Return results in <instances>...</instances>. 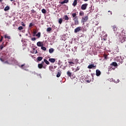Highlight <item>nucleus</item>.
Listing matches in <instances>:
<instances>
[{
    "label": "nucleus",
    "instance_id": "obj_46",
    "mask_svg": "<svg viewBox=\"0 0 126 126\" xmlns=\"http://www.w3.org/2000/svg\"><path fill=\"white\" fill-rule=\"evenodd\" d=\"M2 45L3 47H5V46H4V42H3V43H2V45Z\"/></svg>",
    "mask_w": 126,
    "mask_h": 126
},
{
    "label": "nucleus",
    "instance_id": "obj_12",
    "mask_svg": "<svg viewBox=\"0 0 126 126\" xmlns=\"http://www.w3.org/2000/svg\"><path fill=\"white\" fill-rule=\"evenodd\" d=\"M38 67L39 69H41V68H46L45 67L43 66V65H42V64H40V63L38 64Z\"/></svg>",
    "mask_w": 126,
    "mask_h": 126
},
{
    "label": "nucleus",
    "instance_id": "obj_49",
    "mask_svg": "<svg viewBox=\"0 0 126 126\" xmlns=\"http://www.w3.org/2000/svg\"><path fill=\"white\" fill-rule=\"evenodd\" d=\"M2 1V0H0V2H1Z\"/></svg>",
    "mask_w": 126,
    "mask_h": 126
},
{
    "label": "nucleus",
    "instance_id": "obj_25",
    "mask_svg": "<svg viewBox=\"0 0 126 126\" xmlns=\"http://www.w3.org/2000/svg\"><path fill=\"white\" fill-rule=\"evenodd\" d=\"M44 62L46 64H50V62H49V61H48V60L46 59H44Z\"/></svg>",
    "mask_w": 126,
    "mask_h": 126
},
{
    "label": "nucleus",
    "instance_id": "obj_20",
    "mask_svg": "<svg viewBox=\"0 0 126 126\" xmlns=\"http://www.w3.org/2000/svg\"><path fill=\"white\" fill-rule=\"evenodd\" d=\"M9 9H10L9 6H6L4 8V11H7V10H9Z\"/></svg>",
    "mask_w": 126,
    "mask_h": 126
},
{
    "label": "nucleus",
    "instance_id": "obj_29",
    "mask_svg": "<svg viewBox=\"0 0 126 126\" xmlns=\"http://www.w3.org/2000/svg\"><path fill=\"white\" fill-rule=\"evenodd\" d=\"M61 76V71H59L57 74V77H60Z\"/></svg>",
    "mask_w": 126,
    "mask_h": 126
},
{
    "label": "nucleus",
    "instance_id": "obj_5",
    "mask_svg": "<svg viewBox=\"0 0 126 126\" xmlns=\"http://www.w3.org/2000/svg\"><path fill=\"white\" fill-rule=\"evenodd\" d=\"M81 27H78L74 30V33H77L81 30Z\"/></svg>",
    "mask_w": 126,
    "mask_h": 126
},
{
    "label": "nucleus",
    "instance_id": "obj_32",
    "mask_svg": "<svg viewBox=\"0 0 126 126\" xmlns=\"http://www.w3.org/2000/svg\"><path fill=\"white\" fill-rule=\"evenodd\" d=\"M41 50H43V51H46L47 50V48L44 46H41Z\"/></svg>",
    "mask_w": 126,
    "mask_h": 126
},
{
    "label": "nucleus",
    "instance_id": "obj_37",
    "mask_svg": "<svg viewBox=\"0 0 126 126\" xmlns=\"http://www.w3.org/2000/svg\"><path fill=\"white\" fill-rule=\"evenodd\" d=\"M4 46H3V45H0V50H2L3 49V47H4Z\"/></svg>",
    "mask_w": 126,
    "mask_h": 126
},
{
    "label": "nucleus",
    "instance_id": "obj_51",
    "mask_svg": "<svg viewBox=\"0 0 126 126\" xmlns=\"http://www.w3.org/2000/svg\"><path fill=\"white\" fill-rule=\"evenodd\" d=\"M125 65H126V63L125 64Z\"/></svg>",
    "mask_w": 126,
    "mask_h": 126
},
{
    "label": "nucleus",
    "instance_id": "obj_43",
    "mask_svg": "<svg viewBox=\"0 0 126 126\" xmlns=\"http://www.w3.org/2000/svg\"><path fill=\"white\" fill-rule=\"evenodd\" d=\"M40 64H42V65H43V64H45V62L42 61V62H41V63H40Z\"/></svg>",
    "mask_w": 126,
    "mask_h": 126
},
{
    "label": "nucleus",
    "instance_id": "obj_36",
    "mask_svg": "<svg viewBox=\"0 0 126 126\" xmlns=\"http://www.w3.org/2000/svg\"><path fill=\"white\" fill-rule=\"evenodd\" d=\"M33 51L34 54H37V50H36L35 48H33Z\"/></svg>",
    "mask_w": 126,
    "mask_h": 126
},
{
    "label": "nucleus",
    "instance_id": "obj_24",
    "mask_svg": "<svg viewBox=\"0 0 126 126\" xmlns=\"http://www.w3.org/2000/svg\"><path fill=\"white\" fill-rule=\"evenodd\" d=\"M35 36L38 37V38H40L41 37V32H38L37 34H35Z\"/></svg>",
    "mask_w": 126,
    "mask_h": 126
},
{
    "label": "nucleus",
    "instance_id": "obj_35",
    "mask_svg": "<svg viewBox=\"0 0 126 126\" xmlns=\"http://www.w3.org/2000/svg\"><path fill=\"white\" fill-rule=\"evenodd\" d=\"M4 38H5V39H6V38H7V39H10V36H7V35H5V36H4Z\"/></svg>",
    "mask_w": 126,
    "mask_h": 126
},
{
    "label": "nucleus",
    "instance_id": "obj_26",
    "mask_svg": "<svg viewBox=\"0 0 126 126\" xmlns=\"http://www.w3.org/2000/svg\"><path fill=\"white\" fill-rule=\"evenodd\" d=\"M36 34H37V31L36 30L33 31V36L35 37V36H36Z\"/></svg>",
    "mask_w": 126,
    "mask_h": 126
},
{
    "label": "nucleus",
    "instance_id": "obj_14",
    "mask_svg": "<svg viewBox=\"0 0 126 126\" xmlns=\"http://www.w3.org/2000/svg\"><path fill=\"white\" fill-rule=\"evenodd\" d=\"M20 67L21 68H23V69H25V68H27V66H25V63L22 64Z\"/></svg>",
    "mask_w": 126,
    "mask_h": 126
},
{
    "label": "nucleus",
    "instance_id": "obj_3",
    "mask_svg": "<svg viewBox=\"0 0 126 126\" xmlns=\"http://www.w3.org/2000/svg\"><path fill=\"white\" fill-rule=\"evenodd\" d=\"M73 20L74 21L75 25H78L79 23L78 22V18H73Z\"/></svg>",
    "mask_w": 126,
    "mask_h": 126
},
{
    "label": "nucleus",
    "instance_id": "obj_22",
    "mask_svg": "<svg viewBox=\"0 0 126 126\" xmlns=\"http://www.w3.org/2000/svg\"><path fill=\"white\" fill-rule=\"evenodd\" d=\"M49 52L50 54H53V53H54V49L53 48L49 49Z\"/></svg>",
    "mask_w": 126,
    "mask_h": 126
},
{
    "label": "nucleus",
    "instance_id": "obj_19",
    "mask_svg": "<svg viewBox=\"0 0 126 126\" xmlns=\"http://www.w3.org/2000/svg\"><path fill=\"white\" fill-rule=\"evenodd\" d=\"M71 74H72V73H71V72H70V71H67V75L68 76H69V77H71Z\"/></svg>",
    "mask_w": 126,
    "mask_h": 126
},
{
    "label": "nucleus",
    "instance_id": "obj_13",
    "mask_svg": "<svg viewBox=\"0 0 126 126\" xmlns=\"http://www.w3.org/2000/svg\"><path fill=\"white\" fill-rule=\"evenodd\" d=\"M68 0H64L63 1L60 2L61 4H63V3H67Z\"/></svg>",
    "mask_w": 126,
    "mask_h": 126
},
{
    "label": "nucleus",
    "instance_id": "obj_33",
    "mask_svg": "<svg viewBox=\"0 0 126 126\" xmlns=\"http://www.w3.org/2000/svg\"><path fill=\"white\" fill-rule=\"evenodd\" d=\"M108 15H112V14H113V12H112L111 11H108Z\"/></svg>",
    "mask_w": 126,
    "mask_h": 126
},
{
    "label": "nucleus",
    "instance_id": "obj_23",
    "mask_svg": "<svg viewBox=\"0 0 126 126\" xmlns=\"http://www.w3.org/2000/svg\"><path fill=\"white\" fill-rule=\"evenodd\" d=\"M79 15L80 16H83V15H84V12L82 11H80Z\"/></svg>",
    "mask_w": 126,
    "mask_h": 126
},
{
    "label": "nucleus",
    "instance_id": "obj_10",
    "mask_svg": "<svg viewBox=\"0 0 126 126\" xmlns=\"http://www.w3.org/2000/svg\"><path fill=\"white\" fill-rule=\"evenodd\" d=\"M93 67H96V65H94V64H91L88 65V68L91 69V68H93Z\"/></svg>",
    "mask_w": 126,
    "mask_h": 126
},
{
    "label": "nucleus",
    "instance_id": "obj_6",
    "mask_svg": "<svg viewBox=\"0 0 126 126\" xmlns=\"http://www.w3.org/2000/svg\"><path fill=\"white\" fill-rule=\"evenodd\" d=\"M36 45L37 47H42L43 46L44 43H43V42L38 41Z\"/></svg>",
    "mask_w": 126,
    "mask_h": 126
},
{
    "label": "nucleus",
    "instance_id": "obj_17",
    "mask_svg": "<svg viewBox=\"0 0 126 126\" xmlns=\"http://www.w3.org/2000/svg\"><path fill=\"white\" fill-rule=\"evenodd\" d=\"M72 16L73 18H78L77 16H76V13H74L72 14Z\"/></svg>",
    "mask_w": 126,
    "mask_h": 126
},
{
    "label": "nucleus",
    "instance_id": "obj_8",
    "mask_svg": "<svg viewBox=\"0 0 126 126\" xmlns=\"http://www.w3.org/2000/svg\"><path fill=\"white\" fill-rule=\"evenodd\" d=\"M110 65L111 66H115V67H117L118 66V63L116 62H112L111 64Z\"/></svg>",
    "mask_w": 126,
    "mask_h": 126
},
{
    "label": "nucleus",
    "instance_id": "obj_50",
    "mask_svg": "<svg viewBox=\"0 0 126 126\" xmlns=\"http://www.w3.org/2000/svg\"><path fill=\"white\" fill-rule=\"evenodd\" d=\"M11 1H13V0H10Z\"/></svg>",
    "mask_w": 126,
    "mask_h": 126
},
{
    "label": "nucleus",
    "instance_id": "obj_27",
    "mask_svg": "<svg viewBox=\"0 0 126 126\" xmlns=\"http://www.w3.org/2000/svg\"><path fill=\"white\" fill-rule=\"evenodd\" d=\"M64 18L65 20H68V19H69V18H68V16L66 15L64 16Z\"/></svg>",
    "mask_w": 126,
    "mask_h": 126
},
{
    "label": "nucleus",
    "instance_id": "obj_41",
    "mask_svg": "<svg viewBox=\"0 0 126 126\" xmlns=\"http://www.w3.org/2000/svg\"><path fill=\"white\" fill-rule=\"evenodd\" d=\"M21 24H22V26H24V27H25V26H26L25 24H24V23H23V22H22L21 23Z\"/></svg>",
    "mask_w": 126,
    "mask_h": 126
},
{
    "label": "nucleus",
    "instance_id": "obj_48",
    "mask_svg": "<svg viewBox=\"0 0 126 126\" xmlns=\"http://www.w3.org/2000/svg\"><path fill=\"white\" fill-rule=\"evenodd\" d=\"M117 80H118L117 82H120V80L119 79H118Z\"/></svg>",
    "mask_w": 126,
    "mask_h": 126
},
{
    "label": "nucleus",
    "instance_id": "obj_15",
    "mask_svg": "<svg viewBox=\"0 0 126 126\" xmlns=\"http://www.w3.org/2000/svg\"><path fill=\"white\" fill-rule=\"evenodd\" d=\"M76 4H77V0H74V2L72 3V6H76Z\"/></svg>",
    "mask_w": 126,
    "mask_h": 126
},
{
    "label": "nucleus",
    "instance_id": "obj_2",
    "mask_svg": "<svg viewBox=\"0 0 126 126\" xmlns=\"http://www.w3.org/2000/svg\"><path fill=\"white\" fill-rule=\"evenodd\" d=\"M87 20H88V16H85V17H83L82 18V22H83V23H85V22H86V21H87Z\"/></svg>",
    "mask_w": 126,
    "mask_h": 126
},
{
    "label": "nucleus",
    "instance_id": "obj_21",
    "mask_svg": "<svg viewBox=\"0 0 126 126\" xmlns=\"http://www.w3.org/2000/svg\"><path fill=\"white\" fill-rule=\"evenodd\" d=\"M58 22L59 24H62L63 23V18H61L58 20Z\"/></svg>",
    "mask_w": 126,
    "mask_h": 126
},
{
    "label": "nucleus",
    "instance_id": "obj_1",
    "mask_svg": "<svg viewBox=\"0 0 126 126\" xmlns=\"http://www.w3.org/2000/svg\"><path fill=\"white\" fill-rule=\"evenodd\" d=\"M88 6V3H85V4H82L81 7L82 10H85V9H86V8H87Z\"/></svg>",
    "mask_w": 126,
    "mask_h": 126
},
{
    "label": "nucleus",
    "instance_id": "obj_28",
    "mask_svg": "<svg viewBox=\"0 0 126 126\" xmlns=\"http://www.w3.org/2000/svg\"><path fill=\"white\" fill-rule=\"evenodd\" d=\"M46 31L47 32H51V31H52V28H48Z\"/></svg>",
    "mask_w": 126,
    "mask_h": 126
},
{
    "label": "nucleus",
    "instance_id": "obj_34",
    "mask_svg": "<svg viewBox=\"0 0 126 126\" xmlns=\"http://www.w3.org/2000/svg\"><path fill=\"white\" fill-rule=\"evenodd\" d=\"M18 30H23V27H22V26H20V27H18Z\"/></svg>",
    "mask_w": 126,
    "mask_h": 126
},
{
    "label": "nucleus",
    "instance_id": "obj_11",
    "mask_svg": "<svg viewBox=\"0 0 126 126\" xmlns=\"http://www.w3.org/2000/svg\"><path fill=\"white\" fill-rule=\"evenodd\" d=\"M68 63L69 64V65L71 66H73V64H74L75 63H74L73 62L70 61L69 60L68 61Z\"/></svg>",
    "mask_w": 126,
    "mask_h": 126
},
{
    "label": "nucleus",
    "instance_id": "obj_7",
    "mask_svg": "<svg viewBox=\"0 0 126 126\" xmlns=\"http://www.w3.org/2000/svg\"><path fill=\"white\" fill-rule=\"evenodd\" d=\"M96 76H100V75H101V71H100V70H96Z\"/></svg>",
    "mask_w": 126,
    "mask_h": 126
},
{
    "label": "nucleus",
    "instance_id": "obj_39",
    "mask_svg": "<svg viewBox=\"0 0 126 126\" xmlns=\"http://www.w3.org/2000/svg\"><path fill=\"white\" fill-rule=\"evenodd\" d=\"M102 40L103 41H107V37H103V38H102Z\"/></svg>",
    "mask_w": 126,
    "mask_h": 126
},
{
    "label": "nucleus",
    "instance_id": "obj_45",
    "mask_svg": "<svg viewBox=\"0 0 126 126\" xmlns=\"http://www.w3.org/2000/svg\"><path fill=\"white\" fill-rule=\"evenodd\" d=\"M107 58H108V57L107 56V55H105V56H104V59H105V60H107Z\"/></svg>",
    "mask_w": 126,
    "mask_h": 126
},
{
    "label": "nucleus",
    "instance_id": "obj_44",
    "mask_svg": "<svg viewBox=\"0 0 126 126\" xmlns=\"http://www.w3.org/2000/svg\"><path fill=\"white\" fill-rule=\"evenodd\" d=\"M31 12L32 13H35V10H34V9H32L31 10Z\"/></svg>",
    "mask_w": 126,
    "mask_h": 126
},
{
    "label": "nucleus",
    "instance_id": "obj_40",
    "mask_svg": "<svg viewBox=\"0 0 126 126\" xmlns=\"http://www.w3.org/2000/svg\"><path fill=\"white\" fill-rule=\"evenodd\" d=\"M32 41H36V37L32 38Z\"/></svg>",
    "mask_w": 126,
    "mask_h": 126
},
{
    "label": "nucleus",
    "instance_id": "obj_16",
    "mask_svg": "<svg viewBox=\"0 0 126 126\" xmlns=\"http://www.w3.org/2000/svg\"><path fill=\"white\" fill-rule=\"evenodd\" d=\"M49 70L52 72H53V71H55V70L54 69V67L53 66H49Z\"/></svg>",
    "mask_w": 126,
    "mask_h": 126
},
{
    "label": "nucleus",
    "instance_id": "obj_38",
    "mask_svg": "<svg viewBox=\"0 0 126 126\" xmlns=\"http://www.w3.org/2000/svg\"><path fill=\"white\" fill-rule=\"evenodd\" d=\"M34 25L33 24V23H31L29 25V27H32V26H33Z\"/></svg>",
    "mask_w": 126,
    "mask_h": 126
},
{
    "label": "nucleus",
    "instance_id": "obj_47",
    "mask_svg": "<svg viewBox=\"0 0 126 126\" xmlns=\"http://www.w3.org/2000/svg\"><path fill=\"white\" fill-rule=\"evenodd\" d=\"M84 1H88V0H84Z\"/></svg>",
    "mask_w": 126,
    "mask_h": 126
},
{
    "label": "nucleus",
    "instance_id": "obj_18",
    "mask_svg": "<svg viewBox=\"0 0 126 126\" xmlns=\"http://www.w3.org/2000/svg\"><path fill=\"white\" fill-rule=\"evenodd\" d=\"M42 60H43L42 57L39 56L37 58V60L38 61V62H41V61H42Z\"/></svg>",
    "mask_w": 126,
    "mask_h": 126
},
{
    "label": "nucleus",
    "instance_id": "obj_9",
    "mask_svg": "<svg viewBox=\"0 0 126 126\" xmlns=\"http://www.w3.org/2000/svg\"><path fill=\"white\" fill-rule=\"evenodd\" d=\"M49 62H50V63H54L56 62V59H55V58H50L49 59Z\"/></svg>",
    "mask_w": 126,
    "mask_h": 126
},
{
    "label": "nucleus",
    "instance_id": "obj_42",
    "mask_svg": "<svg viewBox=\"0 0 126 126\" xmlns=\"http://www.w3.org/2000/svg\"><path fill=\"white\" fill-rule=\"evenodd\" d=\"M3 39V36H1V38L0 39V42H2Z\"/></svg>",
    "mask_w": 126,
    "mask_h": 126
},
{
    "label": "nucleus",
    "instance_id": "obj_31",
    "mask_svg": "<svg viewBox=\"0 0 126 126\" xmlns=\"http://www.w3.org/2000/svg\"><path fill=\"white\" fill-rule=\"evenodd\" d=\"M80 69V67L79 66H77V68L75 69V72L76 71H78V70H79Z\"/></svg>",
    "mask_w": 126,
    "mask_h": 126
},
{
    "label": "nucleus",
    "instance_id": "obj_30",
    "mask_svg": "<svg viewBox=\"0 0 126 126\" xmlns=\"http://www.w3.org/2000/svg\"><path fill=\"white\" fill-rule=\"evenodd\" d=\"M41 12H42V13H44V14H45V13H46L47 11H46V9H42L41 10Z\"/></svg>",
    "mask_w": 126,
    "mask_h": 126
},
{
    "label": "nucleus",
    "instance_id": "obj_4",
    "mask_svg": "<svg viewBox=\"0 0 126 126\" xmlns=\"http://www.w3.org/2000/svg\"><path fill=\"white\" fill-rule=\"evenodd\" d=\"M112 27L114 32H117V31H118V27H117V25H114L112 26Z\"/></svg>",
    "mask_w": 126,
    "mask_h": 126
}]
</instances>
